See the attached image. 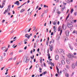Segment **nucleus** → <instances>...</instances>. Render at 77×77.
<instances>
[{"instance_id": "obj_13", "label": "nucleus", "mask_w": 77, "mask_h": 77, "mask_svg": "<svg viewBox=\"0 0 77 77\" xmlns=\"http://www.w3.org/2000/svg\"><path fill=\"white\" fill-rule=\"evenodd\" d=\"M55 59L56 60H58L59 59V56L57 55L55 56Z\"/></svg>"}, {"instance_id": "obj_26", "label": "nucleus", "mask_w": 77, "mask_h": 77, "mask_svg": "<svg viewBox=\"0 0 77 77\" xmlns=\"http://www.w3.org/2000/svg\"><path fill=\"white\" fill-rule=\"evenodd\" d=\"M74 11V9H72L70 11V13L71 14H72V12H73V11Z\"/></svg>"}, {"instance_id": "obj_48", "label": "nucleus", "mask_w": 77, "mask_h": 77, "mask_svg": "<svg viewBox=\"0 0 77 77\" xmlns=\"http://www.w3.org/2000/svg\"><path fill=\"white\" fill-rule=\"evenodd\" d=\"M44 13H43L42 14V15L41 16V17H43V16H44Z\"/></svg>"}, {"instance_id": "obj_32", "label": "nucleus", "mask_w": 77, "mask_h": 77, "mask_svg": "<svg viewBox=\"0 0 77 77\" xmlns=\"http://www.w3.org/2000/svg\"><path fill=\"white\" fill-rule=\"evenodd\" d=\"M52 43H54V40L53 39H52L51 41Z\"/></svg>"}, {"instance_id": "obj_2", "label": "nucleus", "mask_w": 77, "mask_h": 77, "mask_svg": "<svg viewBox=\"0 0 77 77\" xmlns=\"http://www.w3.org/2000/svg\"><path fill=\"white\" fill-rule=\"evenodd\" d=\"M68 57L69 58H75V59H76V58H77V57L71 55V54L69 55Z\"/></svg>"}, {"instance_id": "obj_29", "label": "nucleus", "mask_w": 77, "mask_h": 77, "mask_svg": "<svg viewBox=\"0 0 77 77\" xmlns=\"http://www.w3.org/2000/svg\"><path fill=\"white\" fill-rule=\"evenodd\" d=\"M21 44H22V43L21 42H20L17 45H18V46H20V45H21Z\"/></svg>"}, {"instance_id": "obj_31", "label": "nucleus", "mask_w": 77, "mask_h": 77, "mask_svg": "<svg viewBox=\"0 0 77 77\" xmlns=\"http://www.w3.org/2000/svg\"><path fill=\"white\" fill-rule=\"evenodd\" d=\"M34 57H35V56H34V55L32 56H32L30 57H31V59H34Z\"/></svg>"}, {"instance_id": "obj_43", "label": "nucleus", "mask_w": 77, "mask_h": 77, "mask_svg": "<svg viewBox=\"0 0 77 77\" xmlns=\"http://www.w3.org/2000/svg\"><path fill=\"white\" fill-rule=\"evenodd\" d=\"M51 66H54V63H52V64H51Z\"/></svg>"}, {"instance_id": "obj_37", "label": "nucleus", "mask_w": 77, "mask_h": 77, "mask_svg": "<svg viewBox=\"0 0 77 77\" xmlns=\"http://www.w3.org/2000/svg\"><path fill=\"white\" fill-rule=\"evenodd\" d=\"M63 29H62L60 31V35H61V34H62V30H63Z\"/></svg>"}, {"instance_id": "obj_53", "label": "nucleus", "mask_w": 77, "mask_h": 77, "mask_svg": "<svg viewBox=\"0 0 77 77\" xmlns=\"http://www.w3.org/2000/svg\"><path fill=\"white\" fill-rule=\"evenodd\" d=\"M27 46H25L24 48V50H26L27 49Z\"/></svg>"}, {"instance_id": "obj_34", "label": "nucleus", "mask_w": 77, "mask_h": 77, "mask_svg": "<svg viewBox=\"0 0 77 77\" xmlns=\"http://www.w3.org/2000/svg\"><path fill=\"white\" fill-rule=\"evenodd\" d=\"M39 70H40V71H39V72H42V71H42V69H41V68H39Z\"/></svg>"}, {"instance_id": "obj_15", "label": "nucleus", "mask_w": 77, "mask_h": 77, "mask_svg": "<svg viewBox=\"0 0 77 77\" xmlns=\"http://www.w3.org/2000/svg\"><path fill=\"white\" fill-rule=\"evenodd\" d=\"M53 29H54V31L55 33V32H56V30H57V29H56V28H55V26H54Z\"/></svg>"}, {"instance_id": "obj_1", "label": "nucleus", "mask_w": 77, "mask_h": 77, "mask_svg": "<svg viewBox=\"0 0 77 77\" xmlns=\"http://www.w3.org/2000/svg\"><path fill=\"white\" fill-rule=\"evenodd\" d=\"M28 57L26 56L25 58H24L23 59V62H26V63H28L30 59H28Z\"/></svg>"}, {"instance_id": "obj_20", "label": "nucleus", "mask_w": 77, "mask_h": 77, "mask_svg": "<svg viewBox=\"0 0 77 77\" xmlns=\"http://www.w3.org/2000/svg\"><path fill=\"white\" fill-rule=\"evenodd\" d=\"M66 67L67 69H69V66L68 65H66Z\"/></svg>"}, {"instance_id": "obj_4", "label": "nucleus", "mask_w": 77, "mask_h": 77, "mask_svg": "<svg viewBox=\"0 0 77 77\" xmlns=\"http://www.w3.org/2000/svg\"><path fill=\"white\" fill-rule=\"evenodd\" d=\"M62 28L63 29V30H65L66 29V25H64L63 24V26H62Z\"/></svg>"}, {"instance_id": "obj_33", "label": "nucleus", "mask_w": 77, "mask_h": 77, "mask_svg": "<svg viewBox=\"0 0 77 77\" xmlns=\"http://www.w3.org/2000/svg\"><path fill=\"white\" fill-rule=\"evenodd\" d=\"M25 33H27V32H28V30H27V29H26L25 30Z\"/></svg>"}, {"instance_id": "obj_19", "label": "nucleus", "mask_w": 77, "mask_h": 77, "mask_svg": "<svg viewBox=\"0 0 77 77\" xmlns=\"http://www.w3.org/2000/svg\"><path fill=\"white\" fill-rule=\"evenodd\" d=\"M69 15H70V14H69L67 16V17L66 20H68V18H69Z\"/></svg>"}, {"instance_id": "obj_51", "label": "nucleus", "mask_w": 77, "mask_h": 77, "mask_svg": "<svg viewBox=\"0 0 77 77\" xmlns=\"http://www.w3.org/2000/svg\"><path fill=\"white\" fill-rule=\"evenodd\" d=\"M42 57H40V61H42Z\"/></svg>"}, {"instance_id": "obj_46", "label": "nucleus", "mask_w": 77, "mask_h": 77, "mask_svg": "<svg viewBox=\"0 0 77 77\" xmlns=\"http://www.w3.org/2000/svg\"><path fill=\"white\" fill-rule=\"evenodd\" d=\"M12 59H13L12 58H11L9 59L8 60H12Z\"/></svg>"}, {"instance_id": "obj_62", "label": "nucleus", "mask_w": 77, "mask_h": 77, "mask_svg": "<svg viewBox=\"0 0 77 77\" xmlns=\"http://www.w3.org/2000/svg\"><path fill=\"white\" fill-rule=\"evenodd\" d=\"M74 72H73L72 73V75H71V76H72V75H74Z\"/></svg>"}, {"instance_id": "obj_24", "label": "nucleus", "mask_w": 77, "mask_h": 77, "mask_svg": "<svg viewBox=\"0 0 77 77\" xmlns=\"http://www.w3.org/2000/svg\"><path fill=\"white\" fill-rule=\"evenodd\" d=\"M3 60V57L2 56H0V60L2 61V60Z\"/></svg>"}, {"instance_id": "obj_40", "label": "nucleus", "mask_w": 77, "mask_h": 77, "mask_svg": "<svg viewBox=\"0 0 77 77\" xmlns=\"http://www.w3.org/2000/svg\"><path fill=\"white\" fill-rule=\"evenodd\" d=\"M39 39L38 38L37 40V41H36V42L37 43V42H39Z\"/></svg>"}, {"instance_id": "obj_38", "label": "nucleus", "mask_w": 77, "mask_h": 77, "mask_svg": "<svg viewBox=\"0 0 77 77\" xmlns=\"http://www.w3.org/2000/svg\"><path fill=\"white\" fill-rule=\"evenodd\" d=\"M8 50V48H7L6 50L4 51V52H6Z\"/></svg>"}, {"instance_id": "obj_36", "label": "nucleus", "mask_w": 77, "mask_h": 77, "mask_svg": "<svg viewBox=\"0 0 77 77\" xmlns=\"http://www.w3.org/2000/svg\"><path fill=\"white\" fill-rule=\"evenodd\" d=\"M60 29H61V28H60V27H59L58 28V31H60Z\"/></svg>"}, {"instance_id": "obj_57", "label": "nucleus", "mask_w": 77, "mask_h": 77, "mask_svg": "<svg viewBox=\"0 0 77 77\" xmlns=\"http://www.w3.org/2000/svg\"><path fill=\"white\" fill-rule=\"evenodd\" d=\"M51 58V56H48V59H50Z\"/></svg>"}, {"instance_id": "obj_45", "label": "nucleus", "mask_w": 77, "mask_h": 77, "mask_svg": "<svg viewBox=\"0 0 77 77\" xmlns=\"http://www.w3.org/2000/svg\"><path fill=\"white\" fill-rule=\"evenodd\" d=\"M26 41H27V39H25L24 40V42H26Z\"/></svg>"}, {"instance_id": "obj_39", "label": "nucleus", "mask_w": 77, "mask_h": 77, "mask_svg": "<svg viewBox=\"0 0 77 77\" xmlns=\"http://www.w3.org/2000/svg\"><path fill=\"white\" fill-rule=\"evenodd\" d=\"M36 68H38L39 67V64H37V65L36 66Z\"/></svg>"}, {"instance_id": "obj_6", "label": "nucleus", "mask_w": 77, "mask_h": 77, "mask_svg": "<svg viewBox=\"0 0 77 77\" xmlns=\"http://www.w3.org/2000/svg\"><path fill=\"white\" fill-rule=\"evenodd\" d=\"M71 66L72 69H74L75 67V64H74V63H72Z\"/></svg>"}, {"instance_id": "obj_17", "label": "nucleus", "mask_w": 77, "mask_h": 77, "mask_svg": "<svg viewBox=\"0 0 77 77\" xmlns=\"http://www.w3.org/2000/svg\"><path fill=\"white\" fill-rule=\"evenodd\" d=\"M57 21L56 20H55L54 22H53V24L54 25H56V24L57 23Z\"/></svg>"}, {"instance_id": "obj_27", "label": "nucleus", "mask_w": 77, "mask_h": 77, "mask_svg": "<svg viewBox=\"0 0 77 77\" xmlns=\"http://www.w3.org/2000/svg\"><path fill=\"white\" fill-rule=\"evenodd\" d=\"M47 74V71H45L43 72V73H42L43 75H45V74Z\"/></svg>"}, {"instance_id": "obj_49", "label": "nucleus", "mask_w": 77, "mask_h": 77, "mask_svg": "<svg viewBox=\"0 0 77 77\" xmlns=\"http://www.w3.org/2000/svg\"><path fill=\"white\" fill-rule=\"evenodd\" d=\"M43 65L44 66H45H45H46V65L45 64V63H43Z\"/></svg>"}, {"instance_id": "obj_52", "label": "nucleus", "mask_w": 77, "mask_h": 77, "mask_svg": "<svg viewBox=\"0 0 77 77\" xmlns=\"http://www.w3.org/2000/svg\"><path fill=\"white\" fill-rule=\"evenodd\" d=\"M16 59H17V57H15L14 58V59H13V60H16Z\"/></svg>"}, {"instance_id": "obj_41", "label": "nucleus", "mask_w": 77, "mask_h": 77, "mask_svg": "<svg viewBox=\"0 0 77 77\" xmlns=\"http://www.w3.org/2000/svg\"><path fill=\"white\" fill-rule=\"evenodd\" d=\"M44 8H48V6L46 5H44Z\"/></svg>"}, {"instance_id": "obj_64", "label": "nucleus", "mask_w": 77, "mask_h": 77, "mask_svg": "<svg viewBox=\"0 0 77 77\" xmlns=\"http://www.w3.org/2000/svg\"><path fill=\"white\" fill-rule=\"evenodd\" d=\"M37 51L39 52V48H38L37 50Z\"/></svg>"}, {"instance_id": "obj_16", "label": "nucleus", "mask_w": 77, "mask_h": 77, "mask_svg": "<svg viewBox=\"0 0 77 77\" xmlns=\"http://www.w3.org/2000/svg\"><path fill=\"white\" fill-rule=\"evenodd\" d=\"M10 9H11V8H8V9H7L8 12H10Z\"/></svg>"}, {"instance_id": "obj_28", "label": "nucleus", "mask_w": 77, "mask_h": 77, "mask_svg": "<svg viewBox=\"0 0 77 77\" xmlns=\"http://www.w3.org/2000/svg\"><path fill=\"white\" fill-rule=\"evenodd\" d=\"M21 63V61H20L18 63H17L16 64V66L18 65V64H20V63Z\"/></svg>"}, {"instance_id": "obj_12", "label": "nucleus", "mask_w": 77, "mask_h": 77, "mask_svg": "<svg viewBox=\"0 0 77 77\" xmlns=\"http://www.w3.org/2000/svg\"><path fill=\"white\" fill-rule=\"evenodd\" d=\"M50 50L51 51H52V50H53V46H51L50 47Z\"/></svg>"}, {"instance_id": "obj_54", "label": "nucleus", "mask_w": 77, "mask_h": 77, "mask_svg": "<svg viewBox=\"0 0 77 77\" xmlns=\"http://www.w3.org/2000/svg\"><path fill=\"white\" fill-rule=\"evenodd\" d=\"M14 32V30H13L11 32V33H13V32Z\"/></svg>"}, {"instance_id": "obj_47", "label": "nucleus", "mask_w": 77, "mask_h": 77, "mask_svg": "<svg viewBox=\"0 0 77 77\" xmlns=\"http://www.w3.org/2000/svg\"><path fill=\"white\" fill-rule=\"evenodd\" d=\"M54 35V33H53V32H51V35Z\"/></svg>"}, {"instance_id": "obj_7", "label": "nucleus", "mask_w": 77, "mask_h": 77, "mask_svg": "<svg viewBox=\"0 0 77 77\" xmlns=\"http://www.w3.org/2000/svg\"><path fill=\"white\" fill-rule=\"evenodd\" d=\"M15 5H17L18 6L20 5V3H19V1H17L16 2H14Z\"/></svg>"}, {"instance_id": "obj_56", "label": "nucleus", "mask_w": 77, "mask_h": 77, "mask_svg": "<svg viewBox=\"0 0 77 77\" xmlns=\"http://www.w3.org/2000/svg\"><path fill=\"white\" fill-rule=\"evenodd\" d=\"M21 7H22V6L17 7V8L18 9H19V8H21Z\"/></svg>"}, {"instance_id": "obj_61", "label": "nucleus", "mask_w": 77, "mask_h": 77, "mask_svg": "<svg viewBox=\"0 0 77 77\" xmlns=\"http://www.w3.org/2000/svg\"><path fill=\"white\" fill-rule=\"evenodd\" d=\"M49 64H52V62L51 61H49Z\"/></svg>"}, {"instance_id": "obj_60", "label": "nucleus", "mask_w": 77, "mask_h": 77, "mask_svg": "<svg viewBox=\"0 0 77 77\" xmlns=\"http://www.w3.org/2000/svg\"><path fill=\"white\" fill-rule=\"evenodd\" d=\"M49 41V37L48 38V40L47 41V42H48Z\"/></svg>"}, {"instance_id": "obj_8", "label": "nucleus", "mask_w": 77, "mask_h": 77, "mask_svg": "<svg viewBox=\"0 0 77 77\" xmlns=\"http://www.w3.org/2000/svg\"><path fill=\"white\" fill-rule=\"evenodd\" d=\"M61 62L62 65H65V61H64V60H61Z\"/></svg>"}, {"instance_id": "obj_35", "label": "nucleus", "mask_w": 77, "mask_h": 77, "mask_svg": "<svg viewBox=\"0 0 77 77\" xmlns=\"http://www.w3.org/2000/svg\"><path fill=\"white\" fill-rule=\"evenodd\" d=\"M7 12H8L7 10H6L4 13V14H5Z\"/></svg>"}, {"instance_id": "obj_42", "label": "nucleus", "mask_w": 77, "mask_h": 77, "mask_svg": "<svg viewBox=\"0 0 77 77\" xmlns=\"http://www.w3.org/2000/svg\"><path fill=\"white\" fill-rule=\"evenodd\" d=\"M32 36V33H31L29 35V38H30V36Z\"/></svg>"}, {"instance_id": "obj_59", "label": "nucleus", "mask_w": 77, "mask_h": 77, "mask_svg": "<svg viewBox=\"0 0 77 77\" xmlns=\"http://www.w3.org/2000/svg\"><path fill=\"white\" fill-rule=\"evenodd\" d=\"M3 6H4L3 5H2V6H1V7H0V8H3Z\"/></svg>"}, {"instance_id": "obj_23", "label": "nucleus", "mask_w": 77, "mask_h": 77, "mask_svg": "<svg viewBox=\"0 0 77 77\" xmlns=\"http://www.w3.org/2000/svg\"><path fill=\"white\" fill-rule=\"evenodd\" d=\"M65 75L66 76V77H69V74L67 73H66L65 74Z\"/></svg>"}, {"instance_id": "obj_63", "label": "nucleus", "mask_w": 77, "mask_h": 77, "mask_svg": "<svg viewBox=\"0 0 77 77\" xmlns=\"http://www.w3.org/2000/svg\"><path fill=\"white\" fill-rule=\"evenodd\" d=\"M32 68V65H31V66L29 68V69H31Z\"/></svg>"}, {"instance_id": "obj_11", "label": "nucleus", "mask_w": 77, "mask_h": 77, "mask_svg": "<svg viewBox=\"0 0 77 77\" xmlns=\"http://www.w3.org/2000/svg\"><path fill=\"white\" fill-rule=\"evenodd\" d=\"M2 50L4 51L6 49V46H4V47H3L1 48Z\"/></svg>"}, {"instance_id": "obj_55", "label": "nucleus", "mask_w": 77, "mask_h": 77, "mask_svg": "<svg viewBox=\"0 0 77 77\" xmlns=\"http://www.w3.org/2000/svg\"><path fill=\"white\" fill-rule=\"evenodd\" d=\"M36 77H39V75H36L35 76Z\"/></svg>"}, {"instance_id": "obj_30", "label": "nucleus", "mask_w": 77, "mask_h": 77, "mask_svg": "<svg viewBox=\"0 0 77 77\" xmlns=\"http://www.w3.org/2000/svg\"><path fill=\"white\" fill-rule=\"evenodd\" d=\"M69 47H70V49H71V50H72V49H73V48H72V46H71V45H69Z\"/></svg>"}, {"instance_id": "obj_21", "label": "nucleus", "mask_w": 77, "mask_h": 77, "mask_svg": "<svg viewBox=\"0 0 77 77\" xmlns=\"http://www.w3.org/2000/svg\"><path fill=\"white\" fill-rule=\"evenodd\" d=\"M48 10L46 9L44 11V13H45V14H46V13H47V12H48Z\"/></svg>"}, {"instance_id": "obj_3", "label": "nucleus", "mask_w": 77, "mask_h": 77, "mask_svg": "<svg viewBox=\"0 0 77 77\" xmlns=\"http://www.w3.org/2000/svg\"><path fill=\"white\" fill-rule=\"evenodd\" d=\"M72 25L71 24L69 23H67V27H68V28H71V27H72Z\"/></svg>"}, {"instance_id": "obj_18", "label": "nucleus", "mask_w": 77, "mask_h": 77, "mask_svg": "<svg viewBox=\"0 0 77 77\" xmlns=\"http://www.w3.org/2000/svg\"><path fill=\"white\" fill-rule=\"evenodd\" d=\"M60 53H63V54H65V53H64V50H60Z\"/></svg>"}, {"instance_id": "obj_25", "label": "nucleus", "mask_w": 77, "mask_h": 77, "mask_svg": "<svg viewBox=\"0 0 77 77\" xmlns=\"http://www.w3.org/2000/svg\"><path fill=\"white\" fill-rule=\"evenodd\" d=\"M32 11H31V12L29 13V12H28V15H29V16H30L31 15V14H32Z\"/></svg>"}, {"instance_id": "obj_14", "label": "nucleus", "mask_w": 77, "mask_h": 77, "mask_svg": "<svg viewBox=\"0 0 77 77\" xmlns=\"http://www.w3.org/2000/svg\"><path fill=\"white\" fill-rule=\"evenodd\" d=\"M66 63H67V64H70V60H67L66 61Z\"/></svg>"}, {"instance_id": "obj_22", "label": "nucleus", "mask_w": 77, "mask_h": 77, "mask_svg": "<svg viewBox=\"0 0 77 77\" xmlns=\"http://www.w3.org/2000/svg\"><path fill=\"white\" fill-rule=\"evenodd\" d=\"M72 33H75L76 34H77V31H75V30H74L73 31Z\"/></svg>"}, {"instance_id": "obj_58", "label": "nucleus", "mask_w": 77, "mask_h": 77, "mask_svg": "<svg viewBox=\"0 0 77 77\" xmlns=\"http://www.w3.org/2000/svg\"><path fill=\"white\" fill-rule=\"evenodd\" d=\"M22 51H23L20 50L19 51V52L21 53V52H22Z\"/></svg>"}, {"instance_id": "obj_9", "label": "nucleus", "mask_w": 77, "mask_h": 77, "mask_svg": "<svg viewBox=\"0 0 77 77\" xmlns=\"http://www.w3.org/2000/svg\"><path fill=\"white\" fill-rule=\"evenodd\" d=\"M24 11H26V10L25 9L23 8L20 11V13H22V12H24Z\"/></svg>"}, {"instance_id": "obj_44", "label": "nucleus", "mask_w": 77, "mask_h": 77, "mask_svg": "<svg viewBox=\"0 0 77 77\" xmlns=\"http://www.w3.org/2000/svg\"><path fill=\"white\" fill-rule=\"evenodd\" d=\"M33 28H34V29H33V31H34V30L36 29V27L34 26L33 27Z\"/></svg>"}, {"instance_id": "obj_50", "label": "nucleus", "mask_w": 77, "mask_h": 77, "mask_svg": "<svg viewBox=\"0 0 77 77\" xmlns=\"http://www.w3.org/2000/svg\"><path fill=\"white\" fill-rule=\"evenodd\" d=\"M5 68V66H4L1 69V70H3V69Z\"/></svg>"}, {"instance_id": "obj_10", "label": "nucleus", "mask_w": 77, "mask_h": 77, "mask_svg": "<svg viewBox=\"0 0 77 77\" xmlns=\"http://www.w3.org/2000/svg\"><path fill=\"white\" fill-rule=\"evenodd\" d=\"M25 37L26 38H27L28 39H29V35H28V34H26L25 35Z\"/></svg>"}, {"instance_id": "obj_5", "label": "nucleus", "mask_w": 77, "mask_h": 77, "mask_svg": "<svg viewBox=\"0 0 77 77\" xmlns=\"http://www.w3.org/2000/svg\"><path fill=\"white\" fill-rule=\"evenodd\" d=\"M69 32L68 30H67V31H65V34L66 35V36H69Z\"/></svg>"}]
</instances>
